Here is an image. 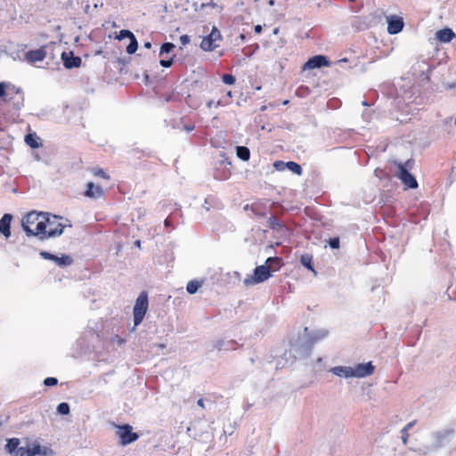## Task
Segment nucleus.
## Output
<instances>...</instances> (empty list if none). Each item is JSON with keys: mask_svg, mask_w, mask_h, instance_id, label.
<instances>
[{"mask_svg": "<svg viewBox=\"0 0 456 456\" xmlns=\"http://www.w3.org/2000/svg\"><path fill=\"white\" fill-rule=\"evenodd\" d=\"M326 330H314L309 332L307 327L304 329V332L298 335L297 339L291 345L290 351L294 354V357L306 358L308 357L313 349V346L327 336Z\"/></svg>", "mask_w": 456, "mask_h": 456, "instance_id": "nucleus-1", "label": "nucleus"}, {"mask_svg": "<svg viewBox=\"0 0 456 456\" xmlns=\"http://www.w3.org/2000/svg\"><path fill=\"white\" fill-rule=\"evenodd\" d=\"M149 299L148 293L142 291L135 300L133 314H134V330L143 321L145 314L148 311Z\"/></svg>", "mask_w": 456, "mask_h": 456, "instance_id": "nucleus-2", "label": "nucleus"}, {"mask_svg": "<svg viewBox=\"0 0 456 456\" xmlns=\"http://www.w3.org/2000/svg\"><path fill=\"white\" fill-rule=\"evenodd\" d=\"M453 435L454 429L452 428L435 432L432 435L435 439V444L430 447L426 446L419 448L417 451L419 452V454L422 455H425L429 452L436 451L437 449L443 446L444 441L450 439Z\"/></svg>", "mask_w": 456, "mask_h": 456, "instance_id": "nucleus-3", "label": "nucleus"}, {"mask_svg": "<svg viewBox=\"0 0 456 456\" xmlns=\"http://www.w3.org/2000/svg\"><path fill=\"white\" fill-rule=\"evenodd\" d=\"M272 270L267 265H261L254 269L253 275L247 277L243 283L245 286L262 283L272 277Z\"/></svg>", "mask_w": 456, "mask_h": 456, "instance_id": "nucleus-4", "label": "nucleus"}, {"mask_svg": "<svg viewBox=\"0 0 456 456\" xmlns=\"http://www.w3.org/2000/svg\"><path fill=\"white\" fill-rule=\"evenodd\" d=\"M42 217H46L48 237L53 238L63 233L65 224L61 222V216L42 212Z\"/></svg>", "mask_w": 456, "mask_h": 456, "instance_id": "nucleus-5", "label": "nucleus"}, {"mask_svg": "<svg viewBox=\"0 0 456 456\" xmlns=\"http://www.w3.org/2000/svg\"><path fill=\"white\" fill-rule=\"evenodd\" d=\"M116 434L121 445L130 444L139 438V435L133 432V428L129 424L116 425Z\"/></svg>", "mask_w": 456, "mask_h": 456, "instance_id": "nucleus-6", "label": "nucleus"}, {"mask_svg": "<svg viewBox=\"0 0 456 456\" xmlns=\"http://www.w3.org/2000/svg\"><path fill=\"white\" fill-rule=\"evenodd\" d=\"M222 39V35L216 27H213L210 34L204 37L200 43V48L206 52H212L219 46L216 42Z\"/></svg>", "mask_w": 456, "mask_h": 456, "instance_id": "nucleus-7", "label": "nucleus"}, {"mask_svg": "<svg viewBox=\"0 0 456 456\" xmlns=\"http://www.w3.org/2000/svg\"><path fill=\"white\" fill-rule=\"evenodd\" d=\"M39 255L43 259L53 261L60 267H67L74 263L72 256L66 254H61L59 256L51 252L41 250Z\"/></svg>", "mask_w": 456, "mask_h": 456, "instance_id": "nucleus-8", "label": "nucleus"}, {"mask_svg": "<svg viewBox=\"0 0 456 456\" xmlns=\"http://www.w3.org/2000/svg\"><path fill=\"white\" fill-rule=\"evenodd\" d=\"M25 233L28 237H38L40 240H45V239H48L49 237L46 217H42L41 220H38L37 222L36 230H33L31 228H25Z\"/></svg>", "mask_w": 456, "mask_h": 456, "instance_id": "nucleus-9", "label": "nucleus"}, {"mask_svg": "<svg viewBox=\"0 0 456 456\" xmlns=\"http://www.w3.org/2000/svg\"><path fill=\"white\" fill-rule=\"evenodd\" d=\"M330 66V61L327 56L322 54L314 55L310 57L303 65V70L321 69L322 67Z\"/></svg>", "mask_w": 456, "mask_h": 456, "instance_id": "nucleus-10", "label": "nucleus"}, {"mask_svg": "<svg viewBox=\"0 0 456 456\" xmlns=\"http://www.w3.org/2000/svg\"><path fill=\"white\" fill-rule=\"evenodd\" d=\"M395 175L407 188H418V182L415 176L411 172L406 171L402 166L399 167V170L397 169Z\"/></svg>", "mask_w": 456, "mask_h": 456, "instance_id": "nucleus-11", "label": "nucleus"}, {"mask_svg": "<svg viewBox=\"0 0 456 456\" xmlns=\"http://www.w3.org/2000/svg\"><path fill=\"white\" fill-rule=\"evenodd\" d=\"M375 366L372 364V362L357 363L353 367V375L354 378H365L373 374Z\"/></svg>", "mask_w": 456, "mask_h": 456, "instance_id": "nucleus-12", "label": "nucleus"}, {"mask_svg": "<svg viewBox=\"0 0 456 456\" xmlns=\"http://www.w3.org/2000/svg\"><path fill=\"white\" fill-rule=\"evenodd\" d=\"M61 58L64 67L67 69L79 68L82 64L81 58L79 56H76L72 51L63 52L61 53Z\"/></svg>", "mask_w": 456, "mask_h": 456, "instance_id": "nucleus-13", "label": "nucleus"}, {"mask_svg": "<svg viewBox=\"0 0 456 456\" xmlns=\"http://www.w3.org/2000/svg\"><path fill=\"white\" fill-rule=\"evenodd\" d=\"M404 26L403 18L392 15L387 17V32L390 35L400 33Z\"/></svg>", "mask_w": 456, "mask_h": 456, "instance_id": "nucleus-14", "label": "nucleus"}, {"mask_svg": "<svg viewBox=\"0 0 456 456\" xmlns=\"http://www.w3.org/2000/svg\"><path fill=\"white\" fill-rule=\"evenodd\" d=\"M13 219V216L9 213L4 214V216L0 219V233L5 238L8 239L12 235L11 232V224Z\"/></svg>", "mask_w": 456, "mask_h": 456, "instance_id": "nucleus-15", "label": "nucleus"}, {"mask_svg": "<svg viewBox=\"0 0 456 456\" xmlns=\"http://www.w3.org/2000/svg\"><path fill=\"white\" fill-rule=\"evenodd\" d=\"M26 60L30 63L43 61L46 56V51L45 47H40L37 50H29L25 54Z\"/></svg>", "mask_w": 456, "mask_h": 456, "instance_id": "nucleus-16", "label": "nucleus"}, {"mask_svg": "<svg viewBox=\"0 0 456 456\" xmlns=\"http://www.w3.org/2000/svg\"><path fill=\"white\" fill-rule=\"evenodd\" d=\"M84 194L90 199H99L103 195V190L100 185H95L93 182H88Z\"/></svg>", "mask_w": 456, "mask_h": 456, "instance_id": "nucleus-17", "label": "nucleus"}, {"mask_svg": "<svg viewBox=\"0 0 456 456\" xmlns=\"http://www.w3.org/2000/svg\"><path fill=\"white\" fill-rule=\"evenodd\" d=\"M455 37L456 34L450 28L439 29L436 33V39L441 43H450Z\"/></svg>", "mask_w": 456, "mask_h": 456, "instance_id": "nucleus-18", "label": "nucleus"}, {"mask_svg": "<svg viewBox=\"0 0 456 456\" xmlns=\"http://www.w3.org/2000/svg\"><path fill=\"white\" fill-rule=\"evenodd\" d=\"M236 344V341L233 339L231 340H225V339H216L213 341V349H216L217 351H229V350H234L235 347L233 346Z\"/></svg>", "mask_w": 456, "mask_h": 456, "instance_id": "nucleus-19", "label": "nucleus"}, {"mask_svg": "<svg viewBox=\"0 0 456 456\" xmlns=\"http://www.w3.org/2000/svg\"><path fill=\"white\" fill-rule=\"evenodd\" d=\"M39 217H42V212L37 213V211H31L28 213L21 220V227L25 232V228H30L29 224H33L39 220Z\"/></svg>", "mask_w": 456, "mask_h": 456, "instance_id": "nucleus-20", "label": "nucleus"}, {"mask_svg": "<svg viewBox=\"0 0 456 456\" xmlns=\"http://www.w3.org/2000/svg\"><path fill=\"white\" fill-rule=\"evenodd\" d=\"M28 455L29 456H52V455H53V452L49 447L42 446L40 444H34L33 447L29 449Z\"/></svg>", "mask_w": 456, "mask_h": 456, "instance_id": "nucleus-21", "label": "nucleus"}, {"mask_svg": "<svg viewBox=\"0 0 456 456\" xmlns=\"http://www.w3.org/2000/svg\"><path fill=\"white\" fill-rule=\"evenodd\" d=\"M330 371L338 377L354 378L353 367L351 366H335Z\"/></svg>", "mask_w": 456, "mask_h": 456, "instance_id": "nucleus-22", "label": "nucleus"}, {"mask_svg": "<svg viewBox=\"0 0 456 456\" xmlns=\"http://www.w3.org/2000/svg\"><path fill=\"white\" fill-rule=\"evenodd\" d=\"M300 264L306 268L307 270L311 271L314 276L317 275V272L314 269V258L313 256L310 254H304L300 256Z\"/></svg>", "mask_w": 456, "mask_h": 456, "instance_id": "nucleus-23", "label": "nucleus"}, {"mask_svg": "<svg viewBox=\"0 0 456 456\" xmlns=\"http://www.w3.org/2000/svg\"><path fill=\"white\" fill-rule=\"evenodd\" d=\"M39 141L40 138L36 133H29L25 135V142L32 149H38L42 146V143Z\"/></svg>", "mask_w": 456, "mask_h": 456, "instance_id": "nucleus-24", "label": "nucleus"}, {"mask_svg": "<svg viewBox=\"0 0 456 456\" xmlns=\"http://www.w3.org/2000/svg\"><path fill=\"white\" fill-rule=\"evenodd\" d=\"M265 265H267L272 270V273L278 271L282 265V259L278 256L267 257Z\"/></svg>", "mask_w": 456, "mask_h": 456, "instance_id": "nucleus-25", "label": "nucleus"}, {"mask_svg": "<svg viewBox=\"0 0 456 456\" xmlns=\"http://www.w3.org/2000/svg\"><path fill=\"white\" fill-rule=\"evenodd\" d=\"M20 442L19 438H9L6 440V444L4 445L5 452L9 454H13L15 450L19 447Z\"/></svg>", "mask_w": 456, "mask_h": 456, "instance_id": "nucleus-26", "label": "nucleus"}, {"mask_svg": "<svg viewBox=\"0 0 456 456\" xmlns=\"http://www.w3.org/2000/svg\"><path fill=\"white\" fill-rule=\"evenodd\" d=\"M203 284V281L192 280L190 281L186 285V291L190 295H194L198 292L200 288H201Z\"/></svg>", "mask_w": 456, "mask_h": 456, "instance_id": "nucleus-27", "label": "nucleus"}, {"mask_svg": "<svg viewBox=\"0 0 456 456\" xmlns=\"http://www.w3.org/2000/svg\"><path fill=\"white\" fill-rule=\"evenodd\" d=\"M236 155L240 159H241L243 161H247L250 158V151L246 146H237L236 147Z\"/></svg>", "mask_w": 456, "mask_h": 456, "instance_id": "nucleus-28", "label": "nucleus"}, {"mask_svg": "<svg viewBox=\"0 0 456 456\" xmlns=\"http://www.w3.org/2000/svg\"><path fill=\"white\" fill-rule=\"evenodd\" d=\"M394 164L397 167L398 170H399V167L402 166L403 168L406 169V171L410 172L414 167L415 160L413 159H409L408 160H406L403 163L401 161H398V160H395Z\"/></svg>", "mask_w": 456, "mask_h": 456, "instance_id": "nucleus-29", "label": "nucleus"}, {"mask_svg": "<svg viewBox=\"0 0 456 456\" xmlns=\"http://www.w3.org/2000/svg\"><path fill=\"white\" fill-rule=\"evenodd\" d=\"M56 411L58 414L62 416L69 415L70 412V406L68 403L62 402L57 405Z\"/></svg>", "mask_w": 456, "mask_h": 456, "instance_id": "nucleus-30", "label": "nucleus"}, {"mask_svg": "<svg viewBox=\"0 0 456 456\" xmlns=\"http://www.w3.org/2000/svg\"><path fill=\"white\" fill-rule=\"evenodd\" d=\"M287 168L297 175H300L303 172L302 167L295 161H288Z\"/></svg>", "mask_w": 456, "mask_h": 456, "instance_id": "nucleus-31", "label": "nucleus"}, {"mask_svg": "<svg viewBox=\"0 0 456 456\" xmlns=\"http://www.w3.org/2000/svg\"><path fill=\"white\" fill-rule=\"evenodd\" d=\"M137 49H138V42L134 36L129 40V44L126 46V50L128 54H134Z\"/></svg>", "mask_w": 456, "mask_h": 456, "instance_id": "nucleus-32", "label": "nucleus"}, {"mask_svg": "<svg viewBox=\"0 0 456 456\" xmlns=\"http://www.w3.org/2000/svg\"><path fill=\"white\" fill-rule=\"evenodd\" d=\"M175 48V44L171 42H165L160 46L159 55H163L165 53H170Z\"/></svg>", "mask_w": 456, "mask_h": 456, "instance_id": "nucleus-33", "label": "nucleus"}, {"mask_svg": "<svg viewBox=\"0 0 456 456\" xmlns=\"http://www.w3.org/2000/svg\"><path fill=\"white\" fill-rule=\"evenodd\" d=\"M268 224H269V227L272 230H279V229L282 228V223L281 221H279L274 216H271L268 218Z\"/></svg>", "mask_w": 456, "mask_h": 456, "instance_id": "nucleus-34", "label": "nucleus"}, {"mask_svg": "<svg viewBox=\"0 0 456 456\" xmlns=\"http://www.w3.org/2000/svg\"><path fill=\"white\" fill-rule=\"evenodd\" d=\"M134 37V33L130 31L129 29H121L117 35L116 39L122 40L125 38H128L129 40Z\"/></svg>", "mask_w": 456, "mask_h": 456, "instance_id": "nucleus-35", "label": "nucleus"}, {"mask_svg": "<svg viewBox=\"0 0 456 456\" xmlns=\"http://www.w3.org/2000/svg\"><path fill=\"white\" fill-rule=\"evenodd\" d=\"M222 81L225 85H233L236 81V78L232 74L225 73L222 76Z\"/></svg>", "mask_w": 456, "mask_h": 456, "instance_id": "nucleus-36", "label": "nucleus"}, {"mask_svg": "<svg viewBox=\"0 0 456 456\" xmlns=\"http://www.w3.org/2000/svg\"><path fill=\"white\" fill-rule=\"evenodd\" d=\"M328 244L332 249H338L340 247V240L338 237L330 238Z\"/></svg>", "mask_w": 456, "mask_h": 456, "instance_id": "nucleus-37", "label": "nucleus"}, {"mask_svg": "<svg viewBox=\"0 0 456 456\" xmlns=\"http://www.w3.org/2000/svg\"><path fill=\"white\" fill-rule=\"evenodd\" d=\"M28 452H29V449H27L25 447H18L15 452H13V454H12V456H29L28 455Z\"/></svg>", "mask_w": 456, "mask_h": 456, "instance_id": "nucleus-38", "label": "nucleus"}, {"mask_svg": "<svg viewBox=\"0 0 456 456\" xmlns=\"http://www.w3.org/2000/svg\"><path fill=\"white\" fill-rule=\"evenodd\" d=\"M9 87H11V84L6 82H0V98L4 99V97L7 95L6 90Z\"/></svg>", "mask_w": 456, "mask_h": 456, "instance_id": "nucleus-39", "label": "nucleus"}, {"mask_svg": "<svg viewBox=\"0 0 456 456\" xmlns=\"http://www.w3.org/2000/svg\"><path fill=\"white\" fill-rule=\"evenodd\" d=\"M287 166H288V162H284L282 160H277L273 163V167L277 170V171H283L287 168Z\"/></svg>", "mask_w": 456, "mask_h": 456, "instance_id": "nucleus-40", "label": "nucleus"}, {"mask_svg": "<svg viewBox=\"0 0 456 456\" xmlns=\"http://www.w3.org/2000/svg\"><path fill=\"white\" fill-rule=\"evenodd\" d=\"M43 383L45 387H53L58 384V379L54 377H48L44 379Z\"/></svg>", "mask_w": 456, "mask_h": 456, "instance_id": "nucleus-41", "label": "nucleus"}, {"mask_svg": "<svg viewBox=\"0 0 456 456\" xmlns=\"http://www.w3.org/2000/svg\"><path fill=\"white\" fill-rule=\"evenodd\" d=\"M174 58H175V56L170 57L167 60H160L159 64L163 68H170L174 64Z\"/></svg>", "mask_w": 456, "mask_h": 456, "instance_id": "nucleus-42", "label": "nucleus"}, {"mask_svg": "<svg viewBox=\"0 0 456 456\" xmlns=\"http://www.w3.org/2000/svg\"><path fill=\"white\" fill-rule=\"evenodd\" d=\"M94 175L95 176H99V177H102V178H104V179H109L110 178V175H107L103 169L102 168H97V169H94Z\"/></svg>", "mask_w": 456, "mask_h": 456, "instance_id": "nucleus-43", "label": "nucleus"}, {"mask_svg": "<svg viewBox=\"0 0 456 456\" xmlns=\"http://www.w3.org/2000/svg\"><path fill=\"white\" fill-rule=\"evenodd\" d=\"M401 434H402V436H401L402 441H403V444H406L408 442V438H409L408 431H404V429L403 428L401 430Z\"/></svg>", "mask_w": 456, "mask_h": 456, "instance_id": "nucleus-44", "label": "nucleus"}, {"mask_svg": "<svg viewBox=\"0 0 456 456\" xmlns=\"http://www.w3.org/2000/svg\"><path fill=\"white\" fill-rule=\"evenodd\" d=\"M180 42L183 45L190 43V37L188 35H183L180 37Z\"/></svg>", "mask_w": 456, "mask_h": 456, "instance_id": "nucleus-45", "label": "nucleus"}, {"mask_svg": "<svg viewBox=\"0 0 456 456\" xmlns=\"http://www.w3.org/2000/svg\"><path fill=\"white\" fill-rule=\"evenodd\" d=\"M208 6L215 7V6H216V4L213 1H210V2L206 3V4H201L200 7V10H203L204 8L208 7Z\"/></svg>", "mask_w": 456, "mask_h": 456, "instance_id": "nucleus-46", "label": "nucleus"}, {"mask_svg": "<svg viewBox=\"0 0 456 456\" xmlns=\"http://www.w3.org/2000/svg\"><path fill=\"white\" fill-rule=\"evenodd\" d=\"M196 429V425L195 424H191L190 427H188L187 428V432L189 434V436H196V434H193L192 431Z\"/></svg>", "mask_w": 456, "mask_h": 456, "instance_id": "nucleus-47", "label": "nucleus"}, {"mask_svg": "<svg viewBox=\"0 0 456 456\" xmlns=\"http://www.w3.org/2000/svg\"><path fill=\"white\" fill-rule=\"evenodd\" d=\"M219 104H220V102H216L215 101L211 100V101L208 102V103H207V107H208V109H210V108H212L213 106L217 107Z\"/></svg>", "mask_w": 456, "mask_h": 456, "instance_id": "nucleus-48", "label": "nucleus"}, {"mask_svg": "<svg viewBox=\"0 0 456 456\" xmlns=\"http://www.w3.org/2000/svg\"><path fill=\"white\" fill-rule=\"evenodd\" d=\"M416 424V420H412L411 422H409L404 428V431H408L409 429H411L414 425Z\"/></svg>", "mask_w": 456, "mask_h": 456, "instance_id": "nucleus-49", "label": "nucleus"}, {"mask_svg": "<svg viewBox=\"0 0 456 456\" xmlns=\"http://www.w3.org/2000/svg\"><path fill=\"white\" fill-rule=\"evenodd\" d=\"M130 59H131L130 57H128V59H127V60H126V58H124V59H122V58H118V62L119 64H121V65L125 66V65L128 62V61H130Z\"/></svg>", "mask_w": 456, "mask_h": 456, "instance_id": "nucleus-50", "label": "nucleus"}, {"mask_svg": "<svg viewBox=\"0 0 456 456\" xmlns=\"http://www.w3.org/2000/svg\"><path fill=\"white\" fill-rule=\"evenodd\" d=\"M262 30H263V27L259 24H257L254 27V31L256 34H260L262 32Z\"/></svg>", "mask_w": 456, "mask_h": 456, "instance_id": "nucleus-51", "label": "nucleus"}, {"mask_svg": "<svg viewBox=\"0 0 456 456\" xmlns=\"http://www.w3.org/2000/svg\"><path fill=\"white\" fill-rule=\"evenodd\" d=\"M446 88H447V89H453V88H456V82L452 83V84H447V85H446Z\"/></svg>", "mask_w": 456, "mask_h": 456, "instance_id": "nucleus-52", "label": "nucleus"}, {"mask_svg": "<svg viewBox=\"0 0 456 456\" xmlns=\"http://www.w3.org/2000/svg\"><path fill=\"white\" fill-rule=\"evenodd\" d=\"M429 70H430V69H428V70H427V71H422L421 76H422V77H425V78H427V79H429V76H428V72H429Z\"/></svg>", "mask_w": 456, "mask_h": 456, "instance_id": "nucleus-53", "label": "nucleus"}, {"mask_svg": "<svg viewBox=\"0 0 456 456\" xmlns=\"http://www.w3.org/2000/svg\"><path fill=\"white\" fill-rule=\"evenodd\" d=\"M164 224L166 227H170L172 225L171 224V221L169 218H167L165 221H164Z\"/></svg>", "mask_w": 456, "mask_h": 456, "instance_id": "nucleus-54", "label": "nucleus"}, {"mask_svg": "<svg viewBox=\"0 0 456 456\" xmlns=\"http://www.w3.org/2000/svg\"><path fill=\"white\" fill-rule=\"evenodd\" d=\"M143 47L146 48V49H151V43L147 41L143 44Z\"/></svg>", "mask_w": 456, "mask_h": 456, "instance_id": "nucleus-55", "label": "nucleus"}, {"mask_svg": "<svg viewBox=\"0 0 456 456\" xmlns=\"http://www.w3.org/2000/svg\"><path fill=\"white\" fill-rule=\"evenodd\" d=\"M197 404L200 406V407H202L204 408V400L202 398L199 399L198 402H197Z\"/></svg>", "mask_w": 456, "mask_h": 456, "instance_id": "nucleus-56", "label": "nucleus"}, {"mask_svg": "<svg viewBox=\"0 0 456 456\" xmlns=\"http://www.w3.org/2000/svg\"><path fill=\"white\" fill-rule=\"evenodd\" d=\"M246 35L245 34H240L239 36V38L240 39L241 42H244L246 40Z\"/></svg>", "mask_w": 456, "mask_h": 456, "instance_id": "nucleus-57", "label": "nucleus"}, {"mask_svg": "<svg viewBox=\"0 0 456 456\" xmlns=\"http://www.w3.org/2000/svg\"><path fill=\"white\" fill-rule=\"evenodd\" d=\"M279 31H280L279 28H273V35H278Z\"/></svg>", "mask_w": 456, "mask_h": 456, "instance_id": "nucleus-58", "label": "nucleus"}, {"mask_svg": "<svg viewBox=\"0 0 456 456\" xmlns=\"http://www.w3.org/2000/svg\"><path fill=\"white\" fill-rule=\"evenodd\" d=\"M274 4H275V1H274V0H269V1H268V4H269L270 6H273V5H274Z\"/></svg>", "mask_w": 456, "mask_h": 456, "instance_id": "nucleus-59", "label": "nucleus"}, {"mask_svg": "<svg viewBox=\"0 0 456 456\" xmlns=\"http://www.w3.org/2000/svg\"><path fill=\"white\" fill-rule=\"evenodd\" d=\"M134 245L137 246V247H140L141 246V241L139 240H135Z\"/></svg>", "mask_w": 456, "mask_h": 456, "instance_id": "nucleus-60", "label": "nucleus"}, {"mask_svg": "<svg viewBox=\"0 0 456 456\" xmlns=\"http://www.w3.org/2000/svg\"><path fill=\"white\" fill-rule=\"evenodd\" d=\"M144 78L146 80H149V74L147 73V71L144 72Z\"/></svg>", "mask_w": 456, "mask_h": 456, "instance_id": "nucleus-61", "label": "nucleus"}, {"mask_svg": "<svg viewBox=\"0 0 456 456\" xmlns=\"http://www.w3.org/2000/svg\"><path fill=\"white\" fill-rule=\"evenodd\" d=\"M185 128L187 131H191L193 129V126H186Z\"/></svg>", "mask_w": 456, "mask_h": 456, "instance_id": "nucleus-62", "label": "nucleus"}, {"mask_svg": "<svg viewBox=\"0 0 456 456\" xmlns=\"http://www.w3.org/2000/svg\"><path fill=\"white\" fill-rule=\"evenodd\" d=\"M123 343H124V339L119 338V339H118V345H122Z\"/></svg>", "mask_w": 456, "mask_h": 456, "instance_id": "nucleus-63", "label": "nucleus"}, {"mask_svg": "<svg viewBox=\"0 0 456 456\" xmlns=\"http://www.w3.org/2000/svg\"><path fill=\"white\" fill-rule=\"evenodd\" d=\"M227 96H228V97H232V92H231V91H229V92L227 93Z\"/></svg>", "mask_w": 456, "mask_h": 456, "instance_id": "nucleus-64", "label": "nucleus"}]
</instances>
